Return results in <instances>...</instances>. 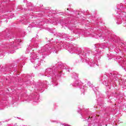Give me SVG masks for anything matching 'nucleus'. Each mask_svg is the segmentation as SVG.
I'll return each mask as SVG.
<instances>
[{"instance_id": "f257e3e1", "label": "nucleus", "mask_w": 126, "mask_h": 126, "mask_svg": "<svg viewBox=\"0 0 126 126\" xmlns=\"http://www.w3.org/2000/svg\"><path fill=\"white\" fill-rule=\"evenodd\" d=\"M67 10H69V9H68V8H67Z\"/></svg>"}, {"instance_id": "f03ea898", "label": "nucleus", "mask_w": 126, "mask_h": 126, "mask_svg": "<svg viewBox=\"0 0 126 126\" xmlns=\"http://www.w3.org/2000/svg\"><path fill=\"white\" fill-rule=\"evenodd\" d=\"M90 118H91V117H90V116H89V119H90Z\"/></svg>"}]
</instances>
